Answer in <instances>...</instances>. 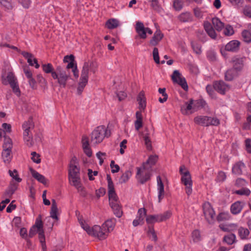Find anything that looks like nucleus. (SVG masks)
<instances>
[{
	"mask_svg": "<svg viewBox=\"0 0 251 251\" xmlns=\"http://www.w3.org/2000/svg\"><path fill=\"white\" fill-rule=\"evenodd\" d=\"M79 224L81 227L85 230L89 235L97 237L100 240L105 239L108 235V233L106 231V228H104L102 226H100L95 225L92 227H90L82 220H79Z\"/></svg>",
	"mask_w": 251,
	"mask_h": 251,
	"instance_id": "f257e3e1",
	"label": "nucleus"
},
{
	"mask_svg": "<svg viewBox=\"0 0 251 251\" xmlns=\"http://www.w3.org/2000/svg\"><path fill=\"white\" fill-rule=\"evenodd\" d=\"M110 136V131L103 126L97 127L92 132L91 143L96 145L101 143L105 137Z\"/></svg>",
	"mask_w": 251,
	"mask_h": 251,
	"instance_id": "f03ea898",
	"label": "nucleus"
},
{
	"mask_svg": "<svg viewBox=\"0 0 251 251\" xmlns=\"http://www.w3.org/2000/svg\"><path fill=\"white\" fill-rule=\"evenodd\" d=\"M52 78L57 80L60 87L65 88L67 81L71 78L70 73L68 70L63 69L61 66H57L56 73L52 74Z\"/></svg>",
	"mask_w": 251,
	"mask_h": 251,
	"instance_id": "7ed1b4c3",
	"label": "nucleus"
},
{
	"mask_svg": "<svg viewBox=\"0 0 251 251\" xmlns=\"http://www.w3.org/2000/svg\"><path fill=\"white\" fill-rule=\"evenodd\" d=\"M179 173L181 175V181L185 186L186 193L187 195L189 196L192 192V181L190 173L186 169L184 166H180Z\"/></svg>",
	"mask_w": 251,
	"mask_h": 251,
	"instance_id": "20e7f679",
	"label": "nucleus"
},
{
	"mask_svg": "<svg viewBox=\"0 0 251 251\" xmlns=\"http://www.w3.org/2000/svg\"><path fill=\"white\" fill-rule=\"evenodd\" d=\"M13 147L12 140L8 137L4 136L3 145V151L1 153L2 158L5 163H9L12 158L11 149Z\"/></svg>",
	"mask_w": 251,
	"mask_h": 251,
	"instance_id": "39448f33",
	"label": "nucleus"
},
{
	"mask_svg": "<svg viewBox=\"0 0 251 251\" xmlns=\"http://www.w3.org/2000/svg\"><path fill=\"white\" fill-rule=\"evenodd\" d=\"M34 127V124L31 119L25 122L23 125L24 129L23 136L25 144L28 146H31L33 145L32 134L30 130Z\"/></svg>",
	"mask_w": 251,
	"mask_h": 251,
	"instance_id": "423d86ee",
	"label": "nucleus"
},
{
	"mask_svg": "<svg viewBox=\"0 0 251 251\" xmlns=\"http://www.w3.org/2000/svg\"><path fill=\"white\" fill-rule=\"evenodd\" d=\"M143 165L140 168H137L136 177L138 181L142 184L145 183L150 179L151 169Z\"/></svg>",
	"mask_w": 251,
	"mask_h": 251,
	"instance_id": "0eeeda50",
	"label": "nucleus"
},
{
	"mask_svg": "<svg viewBox=\"0 0 251 251\" xmlns=\"http://www.w3.org/2000/svg\"><path fill=\"white\" fill-rule=\"evenodd\" d=\"M194 122L196 124L202 126H217L220 124V121L218 118L205 116H199L195 117Z\"/></svg>",
	"mask_w": 251,
	"mask_h": 251,
	"instance_id": "6e6552de",
	"label": "nucleus"
},
{
	"mask_svg": "<svg viewBox=\"0 0 251 251\" xmlns=\"http://www.w3.org/2000/svg\"><path fill=\"white\" fill-rule=\"evenodd\" d=\"M2 83L4 85L9 84L16 95L17 96L20 95V91L19 86L17 84L16 79L12 73L9 72L6 77L3 75H2Z\"/></svg>",
	"mask_w": 251,
	"mask_h": 251,
	"instance_id": "1a4fd4ad",
	"label": "nucleus"
},
{
	"mask_svg": "<svg viewBox=\"0 0 251 251\" xmlns=\"http://www.w3.org/2000/svg\"><path fill=\"white\" fill-rule=\"evenodd\" d=\"M203 212L208 223L210 224H213L215 213L209 202H205L203 204Z\"/></svg>",
	"mask_w": 251,
	"mask_h": 251,
	"instance_id": "9d476101",
	"label": "nucleus"
},
{
	"mask_svg": "<svg viewBox=\"0 0 251 251\" xmlns=\"http://www.w3.org/2000/svg\"><path fill=\"white\" fill-rule=\"evenodd\" d=\"M33 226H35V228L37 229L39 234V239L42 246L43 251L46 250V246L45 243V238L43 229V223L40 218H38L35 222V224Z\"/></svg>",
	"mask_w": 251,
	"mask_h": 251,
	"instance_id": "9b49d317",
	"label": "nucleus"
},
{
	"mask_svg": "<svg viewBox=\"0 0 251 251\" xmlns=\"http://www.w3.org/2000/svg\"><path fill=\"white\" fill-rule=\"evenodd\" d=\"M135 30L140 38L145 39L147 38V33L151 35L152 30L149 27H145L143 23L137 21L135 25Z\"/></svg>",
	"mask_w": 251,
	"mask_h": 251,
	"instance_id": "f8f14e48",
	"label": "nucleus"
},
{
	"mask_svg": "<svg viewBox=\"0 0 251 251\" xmlns=\"http://www.w3.org/2000/svg\"><path fill=\"white\" fill-rule=\"evenodd\" d=\"M70 184L74 186L81 195L84 196L86 192L81 182L80 176L69 177Z\"/></svg>",
	"mask_w": 251,
	"mask_h": 251,
	"instance_id": "ddd939ff",
	"label": "nucleus"
},
{
	"mask_svg": "<svg viewBox=\"0 0 251 251\" xmlns=\"http://www.w3.org/2000/svg\"><path fill=\"white\" fill-rule=\"evenodd\" d=\"M172 79L174 82L177 83L181 86L184 90H188V85L184 77L181 76V75L177 70L174 71L172 75Z\"/></svg>",
	"mask_w": 251,
	"mask_h": 251,
	"instance_id": "4468645a",
	"label": "nucleus"
},
{
	"mask_svg": "<svg viewBox=\"0 0 251 251\" xmlns=\"http://www.w3.org/2000/svg\"><path fill=\"white\" fill-rule=\"evenodd\" d=\"M95 65L93 62H85L82 67L80 78L88 80L89 72L91 71L94 73L95 72Z\"/></svg>",
	"mask_w": 251,
	"mask_h": 251,
	"instance_id": "2eb2a0df",
	"label": "nucleus"
},
{
	"mask_svg": "<svg viewBox=\"0 0 251 251\" xmlns=\"http://www.w3.org/2000/svg\"><path fill=\"white\" fill-rule=\"evenodd\" d=\"M79 176V168L75 158H73L70 164L69 177Z\"/></svg>",
	"mask_w": 251,
	"mask_h": 251,
	"instance_id": "dca6fc26",
	"label": "nucleus"
},
{
	"mask_svg": "<svg viewBox=\"0 0 251 251\" xmlns=\"http://www.w3.org/2000/svg\"><path fill=\"white\" fill-rule=\"evenodd\" d=\"M214 89L221 94H225L228 91L230 87L223 81H215L213 83Z\"/></svg>",
	"mask_w": 251,
	"mask_h": 251,
	"instance_id": "f3484780",
	"label": "nucleus"
},
{
	"mask_svg": "<svg viewBox=\"0 0 251 251\" xmlns=\"http://www.w3.org/2000/svg\"><path fill=\"white\" fill-rule=\"evenodd\" d=\"M156 180L157 190L158 192V202H160L165 196L164 186L160 176H157Z\"/></svg>",
	"mask_w": 251,
	"mask_h": 251,
	"instance_id": "a211bd4d",
	"label": "nucleus"
},
{
	"mask_svg": "<svg viewBox=\"0 0 251 251\" xmlns=\"http://www.w3.org/2000/svg\"><path fill=\"white\" fill-rule=\"evenodd\" d=\"M244 206L243 202L237 201L231 204L230 212L233 215H237L241 212Z\"/></svg>",
	"mask_w": 251,
	"mask_h": 251,
	"instance_id": "6ab92c4d",
	"label": "nucleus"
},
{
	"mask_svg": "<svg viewBox=\"0 0 251 251\" xmlns=\"http://www.w3.org/2000/svg\"><path fill=\"white\" fill-rule=\"evenodd\" d=\"M181 111L183 114L186 115L194 112L193 106V100L185 102L181 106Z\"/></svg>",
	"mask_w": 251,
	"mask_h": 251,
	"instance_id": "aec40b11",
	"label": "nucleus"
},
{
	"mask_svg": "<svg viewBox=\"0 0 251 251\" xmlns=\"http://www.w3.org/2000/svg\"><path fill=\"white\" fill-rule=\"evenodd\" d=\"M22 54L27 59V62L30 65L34 66L35 65V67L37 69L39 67L37 59L34 57L32 54L27 52L23 51Z\"/></svg>",
	"mask_w": 251,
	"mask_h": 251,
	"instance_id": "412c9836",
	"label": "nucleus"
},
{
	"mask_svg": "<svg viewBox=\"0 0 251 251\" xmlns=\"http://www.w3.org/2000/svg\"><path fill=\"white\" fill-rule=\"evenodd\" d=\"M29 170L32 176L38 181L44 185L47 184V180L43 175L39 174L38 172L31 168L29 169Z\"/></svg>",
	"mask_w": 251,
	"mask_h": 251,
	"instance_id": "4be33fe9",
	"label": "nucleus"
},
{
	"mask_svg": "<svg viewBox=\"0 0 251 251\" xmlns=\"http://www.w3.org/2000/svg\"><path fill=\"white\" fill-rule=\"evenodd\" d=\"M240 46V42L237 40H232L228 43L225 49L227 51L235 52L238 50Z\"/></svg>",
	"mask_w": 251,
	"mask_h": 251,
	"instance_id": "5701e85b",
	"label": "nucleus"
},
{
	"mask_svg": "<svg viewBox=\"0 0 251 251\" xmlns=\"http://www.w3.org/2000/svg\"><path fill=\"white\" fill-rule=\"evenodd\" d=\"M82 144L84 152L88 157H90L92 155V151L89 147L88 137L83 136L82 138Z\"/></svg>",
	"mask_w": 251,
	"mask_h": 251,
	"instance_id": "b1692460",
	"label": "nucleus"
},
{
	"mask_svg": "<svg viewBox=\"0 0 251 251\" xmlns=\"http://www.w3.org/2000/svg\"><path fill=\"white\" fill-rule=\"evenodd\" d=\"M219 228L225 232L232 231L236 229L238 225L234 223H229L226 224H221L219 225Z\"/></svg>",
	"mask_w": 251,
	"mask_h": 251,
	"instance_id": "393cba45",
	"label": "nucleus"
},
{
	"mask_svg": "<svg viewBox=\"0 0 251 251\" xmlns=\"http://www.w3.org/2000/svg\"><path fill=\"white\" fill-rule=\"evenodd\" d=\"M245 166L243 163L241 162H237L232 167V173L236 175H241L242 174V170L245 168Z\"/></svg>",
	"mask_w": 251,
	"mask_h": 251,
	"instance_id": "a878e982",
	"label": "nucleus"
},
{
	"mask_svg": "<svg viewBox=\"0 0 251 251\" xmlns=\"http://www.w3.org/2000/svg\"><path fill=\"white\" fill-rule=\"evenodd\" d=\"M212 24L213 26L217 31H221L223 29L225 24L219 18H213L212 19Z\"/></svg>",
	"mask_w": 251,
	"mask_h": 251,
	"instance_id": "bb28decb",
	"label": "nucleus"
},
{
	"mask_svg": "<svg viewBox=\"0 0 251 251\" xmlns=\"http://www.w3.org/2000/svg\"><path fill=\"white\" fill-rule=\"evenodd\" d=\"M116 219H111L107 220L103 225L102 226L104 228H106V231L108 233L112 231L115 225Z\"/></svg>",
	"mask_w": 251,
	"mask_h": 251,
	"instance_id": "cd10ccee",
	"label": "nucleus"
},
{
	"mask_svg": "<svg viewBox=\"0 0 251 251\" xmlns=\"http://www.w3.org/2000/svg\"><path fill=\"white\" fill-rule=\"evenodd\" d=\"M110 205L113 211L114 214L117 217H121L123 214V212L121 209V207L119 204V202L116 203L112 202Z\"/></svg>",
	"mask_w": 251,
	"mask_h": 251,
	"instance_id": "c85d7f7f",
	"label": "nucleus"
},
{
	"mask_svg": "<svg viewBox=\"0 0 251 251\" xmlns=\"http://www.w3.org/2000/svg\"><path fill=\"white\" fill-rule=\"evenodd\" d=\"M58 208L57 204L54 200H52V204L50 211V216L53 219L57 220L58 219L57 216Z\"/></svg>",
	"mask_w": 251,
	"mask_h": 251,
	"instance_id": "c756f323",
	"label": "nucleus"
},
{
	"mask_svg": "<svg viewBox=\"0 0 251 251\" xmlns=\"http://www.w3.org/2000/svg\"><path fill=\"white\" fill-rule=\"evenodd\" d=\"M108 196L109 200V204L111 203H116L119 202L118 201L117 196L115 192L114 187L108 188Z\"/></svg>",
	"mask_w": 251,
	"mask_h": 251,
	"instance_id": "7c9ffc66",
	"label": "nucleus"
},
{
	"mask_svg": "<svg viewBox=\"0 0 251 251\" xmlns=\"http://www.w3.org/2000/svg\"><path fill=\"white\" fill-rule=\"evenodd\" d=\"M137 101L139 103V108L140 109H144L146 106V99L144 94L143 92H141L138 97Z\"/></svg>",
	"mask_w": 251,
	"mask_h": 251,
	"instance_id": "2f4dec72",
	"label": "nucleus"
},
{
	"mask_svg": "<svg viewBox=\"0 0 251 251\" xmlns=\"http://www.w3.org/2000/svg\"><path fill=\"white\" fill-rule=\"evenodd\" d=\"M248 28L249 30H244L242 33V35L245 42L250 43L251 42V24L249 25Z\"/></svg>",
	"mask_w": 251,
	"mask_h": 251,
	"instance_id": "473e14b6",
	"label": "nucleus"
},
{
	"mask_svg": "<svg viewBox=\"0 0 251 251\" xmlns=\"http://www.w3.org/2000/svg\"><path fill=\"white\" fill-rule=\"evenodd\" d=\"M163 38V34L159 31L155 32L153 37L150 41V44L152 46L156 45Z\"/></svg>",
	"mask_w": 251,
	"mask_h": 251,
	"instance_id": "72a5a7b5",
	"label": "nucleus"
},
{
	"mask_svg": "<svg viewBox=\"0 0 251 251\" xmlns=\"http://www.w3.org/2000/svg\"><path fill=\"white\" fill-rule=\"evenodd\" d=\"M182 22H189L192 21V16L189 12H184L180 14L178 17Z\"/></svg>",
	"mask_w": 251,
	"mask_h": 251,
	"instance_id": "f704fd0d",
	"label": "nucleus"
},
{
	"mask_svg": "<svg viewBox=\"0 0 251 251\" xmlns=\"http://www.w3.org/2000/svg\"><path fill=\"white\" fill-rule=\"evenodd\" d=\"M238 72L233 68L229 69L225 74V78L226 80L230 81L233 79L234 77L237 76Z\"/></svg>",
	"mask_w": 251,
	"mask_h": 251,
	"instance_id": "c9c22d12",
	"label": "nucleus"
},
{
	"mask_svg": "<svg viewBox=\"0 0 251 251\" xmlns=\"http://www.w3.org/2000/svg\"><path fill=\"white\" fill-rule=\"evenodd\" d=\"M159 214L149 215L146 218V222L149 224H152L155 222H161Z\"/></svg>",
	"mask_w": 251,
	"mask_h": 251,
	"instance_id": "e433bc0d",
	"label": "nucleus"
},
{
	"mask_svg": "<svg viewBox=\"0 0 251 251\" xmlns=\"http://www.w3.org/2000/svg\"><path fill=\"white\" fill-rule=\"evenodd\" d=\"M231 216L228 212H223L220 213L217 217V220L219 222L228 221L230 220Z\"/></svg>",
	"mask_w": 251,
	"mask_h": 251,
	"instance_id": "4c0bfd02",
	"label": "nucleus"
},
{
	"mask_svg": "<svg viewBox=\"0 0 251 251\" xmlns=\"http://www.w3.org/2000/svg\"><path fill=\"white\" fill-rule=\"evenodd\" d=\"M249 234L250 231L247 228L243 227H240L238 228V235L241 239H248Z\"/></svg>",
	"mask_w": 251,
	"mask_h": 251,
	"instance_id": "58836bf2",
	"label": "nucleus"
},
{
	"mask_svg": "<svg viewBox=\"0 0 251 251\" xmlns=\"http://www.w3.org/2000/svg\"><path fill=\"white\" fill-rule=\"evenodd\" d=\"M106 25L109 29H114L119 25V21L116 19H111L107 21Z\"/></svg>",
	"mask_w": 251,
	"mask_h": 251,
	"instance_id": "ea45409f",
	"label": "nucleus"
},
{
	"mask_svg": "<svg viewBox=\"0 0 251 251\" xmlns=\"http://www.w3.org/2000/svg\"><path fill=\"white\" fill-rule=\"evenodd\" d=\"M205 105V101L202 100H193V111H197L200 107H203Z\"/></svg>",
	"mask_w": 251,
	"mask_h": 251,
	"instance_id": "a19ab883",
	"label": "nucleus"
},
{
	"mask_svg": "<svg viewBox=\"0 0 251 251\" xmlns=\"http://www.w3.org/2000/svg\"><path fill=\"white\" fill-rule=\"evenodd\" d=\"M158 157L157 155H151L147 161L143 164L145 165V166H148L149 168L151 169V166L155 164L157 160Z\"/></svg>",
	"mask_w": 251,
	"mask_h": 251,
	"instance_id": "79ce46f5",
	"label": "nucleus"
},
{
	"mask_svg": "<svg viewBox=\"0 0 251 251\" xmlns=\"http://www.w3.org/2000/svg\"><path fill=\"white\" fill-rule=\"evenodd\" d=\"M224 241L228 245H231L235 242L236 236L234 234L231 233L224 237Z\"/></svg>",
	"mask_w": 251,
	"mask_h": 251,
	"instance_id": "37998d69",
	"label": "nucleus"
},
{
	"mask_svg": "<svg viewBox=\"0 0 251 251\" xmlns=\"http://www.w3.org/2000/svg\"><path fill=\"white\" fill-rule=\"evenodd\" d=\"M223 29V33L225 36H230L234 33V30L233 27L229 25H225Z\"/></svg>",
	"mask_w": 251,
	"mask_h": 251,
	"instance_id": "c03bdc74",
	"label": "nucleus"
},
{
	"mask_svg": "<svg viewBox=\"0 0 251 251\" xmlns=\"http://www.w3.org/2000/svg\"><path fill=\"white\" fill-rule=\"evenodd\" d=\"M42 68L43 71L49 74L50 73L51 75V76L52 77L53 73H56V71L54 70L53 67L51 64L48 63L47 64H43Z\"/></svg>",
	"mask_w": 251,
	"mask_h": 251,
	"instance_id": "a18cd8bd",
	"label": "nucleus"
},
{
	"mask_svg": "<svg viewBox=\"0 0 251 251\" xmlns=\"http://www.w3.org/2000/svg\"><path fill=\"white\" fill-rule=\"evenodd\" d=\"M87 82L88 80H83L80 78V81L78 83V85L77 88V94L78 95H80L82 93Z\"/></svg>",
	"mask_w": 251,
	"mask_h": 251,
	"instance_id": "49530a36",
	"label": "nucleus"
},
{
	"mask_svg": "<svg viewBox=\"0 0 251 251\" xmlns=\"http://www.w3.org/2000/svg\"><path fill=\"white\" fill-rule=\"evenodd\" d=\"M251 193L250 190L248 188H243L234 192V193L237 195L245 196H249Z\"/></svg>",
	"mask_w": 251,
	"mask_h": 251,
	"instance_id": "de8ad7c7",
	"label": "nucleus"
},
{
	"mask_svg": "<svg viewBox=\"0 0 251 251\" xmlns=\"http://www.w3.org/2000/svg\"><path fill=\"white\" fill-rule=\"evenodd\" d=\"M131 172L129 171H126L121 176L120 182L121 183H125L126 182L131 176Z\"/></svg>",
	"mask_w": 251,
	"mask_h": 251,
	"instance_id": "09e8293b",
	"label": "nucleus"
},
{
	"mask_svg": "<svg viewBox=\"0 0 251 251\" xmlns=\"http://www.w3.org/2000/svg\"><path fill=\"white\" fill-rule=\"evenodd\" d=\"M143 138L145 141V144L146 146L147 149L148 150H151V139L149 137V135L148 133H146L143 135Z\"/></svg>",
	"mask_w": 251,
	"mask_h": 251,
	"instance_id": "8fccbe9b",
	"label": "nucleus"
},
{
	"mask_svg": "<svg viewBox=\"0 0 251 251\" xmlns=\"http://www.w3.org/2000/svg\"><path fill=\"white\" fill-rule=\"evenodd\" d=\"M243 67V63L242 60L240 59H237L236 60L233 61V68L235 69L238 73Z\"/></svg>",
	"mask_w": 251,
	"mask_h": 251,
	"instance_id": "3c124183",
	"label": "nucleus"
},
{
	"mask_svg": "<svg viewBox=\"0 0 251 251\" xmlns=\"http://www.w3.org/2000/svg\"><path fill=\"white\" fill-rule=\"evenodd\" d=\"M17 189V185L13 184L4 193L5 197H11Z\"/></svg>",
	"mask_w": 251,
	"mask_h": 251,
	"instance_id": "603ef678",
	"label": "nucleus"
},
{
	"mask_svg": "<svg viewBox=\"0 0 251 251\" xmlns=\"http://www.w3.org/2000/svg\"><path fill=\"white\" fill-rule=\"evenodd\" d=\"M9 174L11 177L17 182H20L22 179L19 177L18 172L16 170H14L13 171H9Z\"/></svg>",
	"mask_w": 251,
	"mask_h": 251,
	"instance_id": "864d4df0",
	"label": "nucleus"
},
{
	"mask_svg": "<svg viewBox=\"0 0 251 251\" xmlns=\"http://www.w3.org/2000/svg\"><path fill=\"white\" fill-rule=\"evenodd\" d=\"M192 236L194 242H198L201 240V236L199 230H194L192 233Z\"/></svg>",
	"mask_w": 251,
	"mask_h": 251,
	"instance_id": "5fc2aeb1",
	"label": "nucleus"
},
{
	"mask_svg": "<svg viewBox=\"0 0 251 251\" xmlns=\"http://www.w3.org/2000/svg\"><path fill=\"white\" fill-rule=\"evenodd\" d=\"M226 173L223 171H220L218 174L216 180L218 182H223L226 179Z\"/></svg>",
	"mask_w": 251,
	"mask_h": 251,
	"instance_id": "6e6d98bb",
	"label": "nucleus"
},
{
	"mask_svg": "<svg viewBox=\"0 0 251 251\" xmlns=\"http://www.w3.org/2000/svg\"><path fill=\"white\" fill-rule=\"evenodd\" d=\"M148 234L149 236H151L152 239L153 241H156L157 240V235H156L155 231L152 227H149Z\"/></svg>",
	"mask_w": 251,
	"mask_h": 251,
	"instance_id": "4d7b16f0",
	"label": "nucleus"
},
{
	"mask_svg": "<svg viewBox=\"0 0 251 251\" xmlns=\"http://www.w3.org/2000/svg\"><path fill=\"white\" fill-rule=\"evenodd\" d=\"M146 215V211L144 208H140L138 210L137 216L136 218L144 221V218Z\"/></svg>",
	"mask_w": 251,
	"mask_h": 251,
	"instance_id": "13d9d810",
	"label": "nucleus"
},
{
	"mask_svg": "<svg viewBox=\"0 0 251 251\" xmlns=\"http://www.w3.org/2000/svg\"><path fill=\"white\" fill-rule=\"evenodd\" d=\"M182 2L180 0H174L173 3L174 8L177 11L181 10L182 8Z\"/></svg>",
	"mask_w": 251,
	"mask_h": 251,
	"instance_id": "bf43d9fd",
	"label": "nucleus"
},
{
	"mask_svg": "<svg viewBox=\"0 0 251 251\" xmlns=\"http://www.w3.org/2000/svg\"><path fill=\"white\" fill-rule=\"evenodd\" d=\"M153 57L155 62L157 64H159L160 63L158 50L157 48H154L152 52Z\"/></svg>",
	"mask_w": 251,
	"mask_h": 251,
	"instance_id": "052dcab7",
	"label": "nucleus"
},
{
	"mask_svg": "<svg viewBox=\"0 0 251 251\" xmlns=\"http://www.w3.org/2000/svg\"><path fill=\"white\" fill-rule=\"evenodd\" d=\"M110 166L111 168V172L112 173H117L120 170V167L118 165L115 164V162L113 160L111 161Z\"/></svg>",
	"mask_w": 251,
	"mask_h": 251,
	"instance_id": "680f3d73",
	"label": "nucleus"
},
{
	"mask_svg": "<svg viewBox=\"0 0 251 251\" xmlns=\"http://www.w3.org/2000/svg\"><path fill=\"white\" fill-rule=\"evenodd\" d=\"M31 154L32 155L31 159L34 162L37 164L40 163L41 159L40 158V155L38 154L36 152H32Z\"/></svg>",
	"mask_w": 251,
	"mask_h": 251,
	"instance_id": "e2e57ef3",
	"label": "nucleus"
},
{
	"mask_svg": "<svg viewBox=\"0 0 251 251\" xmlns=\"http://www.w3.org/2000/svg\"><path fill=\"white\" fill-rule=\"evenodd\" d=\"M161 222L169 219L172 215V213L170 211H167L163 214H159Z\"/></svg>",
	"mask_w": 251,
	"mask_h": 251,
	"instance_id": "0e129e2a",
	"label": "nucleus"
},
{
	"mask_svg": "<svg viewBox=\"0 0 251 251\" xmlns=\"http://www.w3.org/2000/svg\"><path fill=\"white\" fill-rule=\"evenodd\" d=\"M192 47L194 50V51L197 53V54H200L201 52V47L200 45H198L197 44L195 43H192Z\"/></svg>",
	"mask_w": 251,
	"mask_h": 251,
	"instance_id": "69168bd1",
	"label": "nucleus"
},
{
	"mask_svg": "<svg viewBox=\"0 0 251 251\" xmlns=\"http://www.w3.org/2000/svg\"><path fill=\"white\" fill-rule=\"evenodd\" d=\"M213 86H212L210 85H207L206 87V90L209 95L212 97L214 98L215 97V93L213 89Z\"/></svg>",
	"mask_w": 251,
	"mask_h": 251,
	"instance_id": "338daca9",
	"label": "nucleus"
},
{
	"mask_svg": "<svg viewBox=\"0 0 251 251\" xmlns=\"http://www.w3.org/2000/svg\"><path fill=\"white\" fill-rule=\"evenodd\" d=\"M244 14L250 18H251V7L246 6L243 10Z\"/></svg>",
	"mask_w": 251,
	"mask_h": 251,
	"instance_id": "774afa93",
	"label": "nucleus"
}]
</instances>
